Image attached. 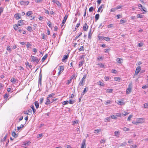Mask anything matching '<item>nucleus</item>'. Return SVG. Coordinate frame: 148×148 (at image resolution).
Wrapping results in <instances>:
<instances>
[{"mask_svg":"<svg viewBox=\"0 0 148 148\" xmlns=\"http://www.w3.org/2000/svg\"><path fill=\"white\" fill-rule=\"evenodd\" d=\"M144 108H148V103L144 104Z\"/></svg>","mask_w":148,"mask_h":148,"instance_id":"42","label":"nucleus"},{"mask_svg":"<svg viewBox=\"0 0 148 148\" xmlns=\"http://www.w3.org/2000/svg\"><path fill=\"white\" fill-rule=\"evenodd\" d=\"M113 89H108L106 90V92L108 93L112 92Z\"/></svg>","mask_w":148,"mask_h":148,"instance_id":"24","label":"nucleus"},{"mask_svg":"<svg viewBox=\"0 0 148 148\" xmlns=\"http://www.w3.org/2000/svg\"><path fill=\"white\" fill-rule=\"evenodd\" d=\"M29 3V2L28 1H21L20 2V4L22 5H27Z\"/></svg>","mask_w":148,"mask_h":148,"instance_id":"4","label":"nucleus"},{"mask_svg":"<svg viewBox=\"0 0 148 148\" xmlns=\"http://www.w3.org/2000/svg\"><path fill=\"white\" fill-rule=\"evenodd\" d=\"M23 20H19L18 21V25L19 26H21L24 24Z\"/></svg>","mask_w":148,"mask_h":148,"instance_id":"8","label":"nucleus"},{"mask_svg":"<svg viewBox=\"0 0 148 148\" xmlns=\"http://www.w3.org/2000/svg\"><path fill=\"white\" fill-rule=\"evenodd\" d=\"M69 57V56L68 55H65L64 56L62 59V61L64 62L65 60H66L68 59Z\"/></svg>","mask_w":148,"mask_h":148,"instance_id":"15","label":"nucleus"},{"mask_svg":"<svg viewBox=\"0 0 148 148\" xmlns=\"http://www.w3.org/2000/svg\"><path fill=\"white\" fill-rule=\"evenodd\" d=\"M69 103V102L68 101H64L62 103V104L63 105H65L68 104Z\"/></svg>","mask_w":148,"mask_h":148,"instance_id":"44","label":"nucleus"},{"mask_svg":"<svg viewBox=\"0 0 148 148\" xmlns=\"http://www.w3.org/2000/svg\"><path fill=\"white\" fill-rule=\"evenodd\" d=\"M98 84L101 86H103L104 84L101 81H99L97 82Z\"/></svg>","mask_w":148,"mask_h":148,"instance_id":"28","label":"nucleus"},{"mask_svg":"<svg viewBox=\"0 0 148 148\" xmlns=\"http://www.w3.org/2000/svg\"><path fill=\"white\" fill-rule=\"evenodd\" d=\"M88 88L87 87L85 88L84 90L83 91L82 93L81 94L82 96L86 92H87L88 90Z\"/></svg>","mask_w":148,"mask_h":148,"instance_id":"11","label":"nucleus"},{"mask_svg":"<svg viewBox=\"0 0 148 148\" xmlns=\"http://www.w3.org/2000/svg\"><path fill=\"white\" fill-rule=\"evenodd\" d=\"M110 118L112 119H117V117L115 116L114 115H112L110 116Z\"/></svg>","mask_w":148,"mask_h":148,"instance_id":"45","label":"nucleus"},{"mask_svg":"<svg viewBox=\"0 0 148 148\" xmlns=\"http://www.w3.org/2000/svg\"><path fill=\"white\" fill-rule=\"evenodd\" d=\"M47 54H46L45 56H44L42 59V62H44L45 60V59L47 58Z\"/></svg>","mask_w":148,"mask_h":148,"instance_id":"23","label":"nucleus"},{"mask_svg":"<svg viewBox=\"0 0 148 148\" xmlns=\"http://www.w3.org/2000/svg\"><path fill=\"white\" fill-rule=\"evenodd\" d=\"M54 95L55 94L52 93L49 95L47 97L49 99H51L54 96Z\"/></svg>","mask_w":148,"mask_h":148,"instance_id":"20","label":"nucleus"},{"mask_svg":"<svg viewBox=\"0 0 148 148\" xmlns=\"http://www.w3.org/2000/svg\"><path fill=\"white\" fill-rule=\"evenodd\" d=\"M144 121V119L143 118H138L136 121V122H135L134 123V124H136V123H143Z\"/></svg>","mask_w":148,"mask_h":148,"instance_id":"3","label":"nucleus"},{"mask_svg":"<svg viewBox=\"0 0 148 148\" xmlns=\"http://www.w3.org/2000/svg\"><path fill=\"white\" fill-rule=\"evenodd\" d=\"M83 28L84 31H87L88 30V27L87 24L86 23H85L84 25Z\"/></svg>","mask_w":148,"mask_h":148,"instance_id":"10","label":"nucleus"},{"mask_svg":"<svg viewBox=\"0 0 148 148\" xmlns=\"http://www.w3.org/2000/svg\"><path fill=\"white\" fill-rule=\"evenodd\" d=\"M41 70H40V73L39 74V80H38V82L40 84V85L41 84V80H42V75L41 73Z\"/></svg>","mask_w":148,"mask_h":148,"instance_id":"6","label":"nucleus"},{"mask_svg":"<svg viewBox=\"0 0 148 148\" xmlns=\"http://www.w3.org/2000/svg\"><path fill=\"white\" fill-rule=\"evenodd\" d=\"M91 30H90L89 32L88 33V37L89 39H91V38L92 33H91Z\"/></svg>","mask_w":148,"mask_h":148,"instance_id":"21","label":"nucleus"},{"mask_svg":"<svg viewBox=\"0 0 148 148\" xmlns=\"http://www.w3.org/2000/svg\"><path fill=\"white\" fill-rule=\"evenodd\" d=\"M82 34V33L81 32H80L79 34V35L78 36H77L75 37V40H77L78 38H79L80 36H81Z\"/></svg>","mask_w":148,"mask_h":148,"instance_id":"39","label":"nucleus"},{"mask_svg":"<svg viewBox=\"0 0 148 148\" xmlns=\"http://www.w3.org/2000/svg\"><path fill=\"white\" fill-rule=\"evenodd\" d=\"M80 25V22H79V23L77 24L75 27V29H76L77 28L79 27V26Z\"/></svg>","mask_w":148,"mask_h":148,"instance_id":"51","label":"nucleus"},{"mask_svg":"<svg viewBox=\"0 0 148 148\" xmlns=\"http://www.w3.org/2000/svg\"><path fill=\"white\" fill-rule=\"evenodd\" d=\"M103 5H101L100 7H99L98 9V10H97V12H99L100 11V10H101V9L102 8V6H103Z\"/></svg>","mask_w":148,"mask_h":148,"instance_id":"52","label":"nucleus"},{"mask_svg":"<svg viewBox=\"0 0 148 148\" xmlns=\"http://www.w3.org/2000/svg\"><path fill=\"white\" fill-rule=\"evenodd\" d=\"M99 14H96L95 16V20L97 21L99 19Z\"/></svg>","mask_w":148,"mask_h":148,"instance_id":"27","label":"nucleus"},{"mask_svg":"<svg viewBox=\"0 0 148 148\" xmlns=\"http://www.w3.org/2000/svg\"><path fill=\"white\" fill-rule=\"evenodd\" d=\"M78 123V121L77 120L76 121H74L72 122V125H74L76 123Z\"/></svg>","mask_w":148,"mask_h":148,"instance_id":"53","label":"nucleus"},{"mask_svg":"<svg viewBox=\"0 0 148 148\" xmlns=\"http://www.w3.org/2000/svg\"><path fill=\"white\" fill-rule=\"evenodd\" d=\"M84 61H81L79 62V67H80L81 66H82L83 64Z\"/></svg>","mask_w":148,"mask_h":148,"instance_id":"34","label":"nucleus"},{"mask_svg":"<svg viewBox=\"0 0 148 148\" xmlns=\"http://www.w3.org/2000/svg\"><path fill=\"white\" fill-rule=\"evenodd\" d=\"M93 9V8L92 7H90L89 9V12H92Z\"/></svg>","mask_w":148,"mask_h":148,"instance_id":"56","label":"nucleus"},{"mask_svg":"<svg viewBox=\"0 0 148 148\" xmlns=\"http://www.w3.org/2000/svg\"><path fill=\"white\" fill-rule=\"evenodd\" d=\"M128 114V113L126 112L125 111L124 112V114H123V116H125L126 115H127Z\"/></svg>","mask_w":148,"mask_h":148,"instance_id":"60","label":"nucleus"},{"mask_svg":"<svg viewBox=\"0 0 148 148\" xmlns=\"http://www.w3.org/2000/svg\"><path fill=\"white\" fill-rule=\"evenodd\" d=\"M126 145V143L125 142H123V143H121L119 146H125Z\"/></svg>","mask_w":148,"mask_h":148,"instance_id":"29","label":"nucleus"},{"mask_svg":"<svg viewBox=\"0 0 148 148\" xmlns=\"http://www.w3.org/2000/svg\"><path fill=\"white\" fill-rule=\"evenodd\" d=\"M119 132L118 131H115L114 132V134L115 136H117L119 135Z\"/></svg>","mask_w":148,"mask_h":148,"instance_id":"37","label":"nucleus"},{"mask_svg":"<svg viewBox=\"0 0 148 148\" xmlns=\"http://www.w3.org/2000/svg\"><path fill=\"white\" fill-rule=\"evenodd\" d=\"M143 15H141L139 14H138L137 15L136 17L137 18H143Z\"/></svg>","mask_w":148,"mask_h":148,"instance_id":"32","label":"nucleus"},{"mask_svg":"<svg viewBox=\"0 0 148 148\" xmlns=\"http://www.w3.org/2000/svg\"><path fill=\"white\" fill-rule=\"evenodd\" d=\"M86 75H84L83 78H82V79H81V80H82V81H84L85 82V78H86Z\"/></svg>","mask_w":148,"mask_h":148,"instance_id":"46","label":"nucleus"},{"mask_svg":"<svg viewBox=\"0 0 148 148\" xmlns=\"http://www.w3.org/2000/svg\"><path fill=\"white\" fill-rule=\"evenodd\" d=\"M27 29L29 32H31L32 31V28L29 26H28L27 28Z\"/></svg>","mask_w":148,"mask_h":148,"instance_id":"30","label":"nucleus"},{"mask_svg":"<svg viewBox=\"0 0 148 148\" xmlns=\"http://www.w3.org/2000/svg\"><path fill=\"white\" fill-rule=\"evenodd\" d=\"M121 60H122V59L118 58L116 59V61H117V63L121 64L122 63Z\"/></svg>","mask_w":148,"mask_h":148,"instance_id":"17","label":"nucleus"},{"mask_svg":"<svg viewBox=\"0 0 148 148\" xmlns=\"http://www.w3.org/2000/svg\"><path fill=\"white\" fill-rule=\"evenodd\" d=\"M103 39L106 41H109L110 40V38L108 37H104Z\"/></svg>","mask_w":148,"mask_h":148,"instance_id":"35","label":"nucleus"},{"mask_svg":"<svg viewBox=\"0 0 148 148\" xmlns=\"http://www.w3.org/2000/svg\"><path fill=\"white\" fill-rule=\"evenodd\" d=\"M114 79L116 81H118V82H120L121 79L120 77H115L114 78Z\"/></svg>","mask_w":148,"mask_h":148,"instance_id":"22","label":"nucleus"},{"mask_svg":"<svg viewBox=\"0 0 148 148\" xmlns=\"http://www.w3.org/2000/svg\"><path fill=\"white\" fill-rule=\"evenodd\" d=\"M12 135L14 138H16L18 137V134H16L14 131H13L12 133Z\"/></svg>","mask_w":148,"mask_h":148,"instance_id":"12","label":"nucleus"},{"mask_svg":"<svg viewBox=\"0 0 148 148\" xmlns=\"http://www.w3.org/2000/svg\"><path fill=\"white\" fill-rule=\"evenodd\" d=\"M113 24H110L108 25V27L109 28H111L113 27Z\"/></svg>","mask_w":148,"mask_h":148,"instance_id":"62","label":"nucleus"},{"mask_svg":"<svg viewBox=\"0 0 148 148\" xmlns=\"http://www.w3.org/2000/svg\"><path fill=\"white\" fill-rule=\"evenodd\" d=\"M34 105L36 109H38L39 106V103L38 101H36L34 102Z\"/></svg>","mask_w":148,"mask_h":148,"instance_id":"18","label":"nucleus"},{"mask_svg":"<svg viewBox=\"0 0 148 148\" xmlns=\"http://www.w3.org/2000/svg\"><path fill=\"white\" fill-rule=\"evenodd\" d=\"M14 28L15 30H17L18 29V26L16 25H15L14 27Z\"/></svg>","mask_w":148,"mask_h":148,"instance_id":"55","label":"nucleus"},{"mask_svg":"<svg viewBox=\"0 0 148 148\" xmlns=\"http://www.w3.org/2000/svg\"><path fill=\"white\" fill-rule=\"evenodd\" d=\"M111 103V101L110 100H108L106 101L105 104L107 105L108 104H110Z\"/></svg>","mask_w":148,"mask_h":148,"instance_id":"38","label":"nucleus"},{"mask_svg":"<svg viewBox=\"0 0 148 148\" xmlns=\"http://www.w3.org/2000/svg\"><path fill=\"white\" fill-rule=\"evenodd\" d=\"M10 81L12 82H16V80L14 78H12L11 79Z\"/></svg>","mask_w":148,"mask_h":148,"instance_id":"41","label":"nucleus"},{"mask_svg":"<svg viewBox=\"0 0 148 148\" xmlns=\"http://www.w3.org/2000/svg\"><path fill=\"white\" fill-rule=\"evenodd\" d=\"M9 95L7 94H5L4 96V99H7Z\"/></svg>","mask_w":148,"mask_h":148,"instance_id":"59","label":"nucleus"},{"mask_svg":"<svg viewBox=\"0 0 148 148\" xmlns=\"http://www.w3.org/2000/svg\"><path fill=\"white\" fill-rule=\"evenodd\" d=\"M133 141L131 139H130L128 141V143H133Z\"/></svg>","mask_w":148,"mask_h":148,"instance_id":"63","label":"nucleus"},{"mask_svg":"<svg viewBox=\"0 0 148 148\" xmlns=\"http://www.w3.org/2000/svg\"><path fill=\"white\" fill-rule=\"evenodd\" d=\"M85 142L86 140L84 139L82 144L81 148H86Z\"/></svg>","mask_w":148,"mask_h":148,"instance_id":"9","label":"nucleus"},{"mask_svg":"<svg viewBox=\"0 0 148 148\" xmlns=\"http://www.w3.org/2000/svg\"><path fill=\"white\" fill-rule=\"evenodd\" d=\"M138 6L139 8V9L142 11V9H143V6L141 4H139L138 5Z\"/></svg>","mask_w":148,"mask_h":148,"instance_id":"49","label":"nucleus"},{"mask_svg":"<svg viewBox=\"0 0 148 148\" xmlns=\"http://www.w3.org/2000/svg\"><path fill=\"white\" fill-rule=\"evenodd\" d=\"M79 51H84V46H82L80 47L79 49Z\"/></svg>","mask_w":148,"mask_h":148,"instance_id":"33","label":"nucleus"},{"mask_svg":"<svg viewBox=\"0 0 148 148\" xmlns=\"http://www.w3.org/2000/svg\"><path fill=\"white\" fill-rule=\"evenodd\" d=\"M118 103L120 105H122L124 104L123 102L121 101H118Z\"/></svg>","mask_w":148,"mask_h":148,"instance_id":"40","label":"nucleus"},{"mask_svg":"<svg viewBox=\"0 0 148 148\" xmlns=\"http://www.w3.org/2000/svg\"><path fill=\"white\" fill-rule=\"evenodd\" d=\"M84 82L85 81L81 80L79 83V86H83L84 84Z\"/></svg>","mask_w":148,"mask_h":148,"instance_id":"31","label":"nucleus"},{"mask_svg":"<svg viewBox=\"0 0 148 148\" xmlns=\"http://www.w3.org/2000/svg\"><path fill=\"white\" fill-rule=\"evenodd\" d=\"M132 115H130L129 116V117L128 118V119H127V120L128 121H130V119H131L132 117Z\"/></svg>","mask_w":148,"mask_h":148,"instance_id":"54","label":"nucleus"},{"mask_svg":"<svg viewBox=\"0 0 148 148\" xmlns=\"http://www.w3.org/2000/svg\"><path fill=\"white\" fill-rule=\"evenodd\" d=\"M31 61L34 62H36L37 64L39 61L38 59L34 56H31Z\"/></svg>","mask_w":148,"mask_h":148,"instance_id":"2","label":"nucleus"},{"mask_svg":"<svg viewBox=\"0 0 148 148\" xmlns=\"http://www.w3.org/2000/svg\"><path fill=\"white\" fill-rule=\"evenodd\" d=\"M125 22V21L124 20H121L120 21V23L121 24H122V23H124Z\"/></svg>","mask_w":148,"mask_h":148,"instance_id":"64","label":"nucleus"},{"mask_svg":"<svg viewBox=\"0 0 148 148\" xmlns=\"http://www.w3.org/2000/svg\"><path fill=\"white\" fill-rule=\"evenodd\" d=\"M33 14L32 12V11H29L27 13H26V15L27 16H30L31 17H32V16H30V15L32 14Z\"/></svg>","mask_w":148,"mask_h":148,"instance_id":"14","label":"nucleus"},{"mask_svg":"<svg viewBox=\"0 0 148 148\" xmlns=\"http://www.w3.org/2000/svg\"><path fill=\"white\" fill-rule=\"evenodd\" d=\"M7 50L9 51L10 52L11 51V49H10V46H7Z\"/></svg>","mask_w":148,"mask_h":148,"instance_id":"47","label":"nucleus"},{"mask_svg":"<svg viewBox=\"0 0 148 148\" xmlns=\"http://www.w3.org/2000/svg\"><path fill=\"white\" fill-rule=\"evenodd\" d=\"M99 131H100V130H95L94 131V133L95 134H97L99 132Z\"/></svg>","mask_w":148,"mask_h":148,"instance_id":"57","label":"nucleus"},{"mask_svg":"<svg viewBox=\"0 0 148 148\" xmlns=\"http://www.w3.org/2000/svg\"><path fill=\"white\" fill-rule=\"evenodd\" d=\"M32 112V110L31 109H29L26 112H24V113L25 114H27V115H30V114H29V112Z\"/></svg>","mask_w":148,"mask_h":148,"instance_id":"19","label":"nucleus"},{"mask_svg":"<svg viewBox=\"0 0 148 148\" xmlns=\"http://www.w3.org/2000/svg\"><path fill=\"white\" fill-rule=\"evenodd\" d=\"M123 130L124 131H129L130 130L129 128L126 127H124L123 128Z\"/></svg>","mask_w":148,"mask_h":148,"instance_id":"48","label":"nucleus"},{"mask_svg":"<svg viewBox=\"0 0 148 148\" xmlns=\"http://www.w3.org/2000/svg\"><path fill=\"white\" fill-rule=\"evenodd\" d=\"M44 100V98H41L40 99L39 101V103L40 104H42V103L43 102Z\"/></svg>","mask_w":148,"mask_h":148,"instance_id":"36","label":"nucleus"},{"mask_svg":"<svg viewBox=\"0 0 148 148\" xmlns=\"http://www.w3.org/2000/svg\"><path fill=\"white\" fill-rule=\"evenodd\" d=\"M58 70L61 73L64 70V66H60L59 67Z\"/></svg>","mask_w":148,"mask_h":148,"instance_id":"13","label":"nucleus"},{"mask_svg":"<svg viewBox=\"0 0 148 148\" xmlns=\"http://www.w3.org/2000/svg\"><path fill=\"white\" fill-rule=\"evenodd\" d=\"M56 4L57 5L59 6V7H61V5H62V4L61 3H60V2L59 1H56Z\"/></svg>","mask_w":148,"mask_h":148,"instance_id":"26","label":"nucleus"},{"mask_svg":"<svg viewBox=\"0 0 148 148\" xmlns=\"http://www.w3.org/2000/svg\"><path fill=\"white\" fill-rule=\"evenodd\" d=\"M137 146L136 145H132L130 146V148H136Z\"/></svg>","mask_w":148,"mask_h":148,"instance_id":"50","label":"nucleus"},{"mask_svg":"<svg viewBox=\"0 0 148 148\" xmlns=\"http://www.w3.org/2000/svg\"><path fill=\"white\" fill-rule=\"evenodd\" d=\"M71 80L72 79H71L70 80H67L66 84H67L68 85L70 83H71Z\"/></svg>","mask_w":148,"mask_h":148,"instance_id":"58","label":"nucleus"},{"mask_svg":"<svg viewBox=\"0 0 148 148\" xmlns=\"http://www.w3.org/2000/svg\"><path fill=\"white\" fill-rule=\"evenodd\" d=\"M51 103V101L50 99L47 97V101L45 103V104L46 105H48V104H49L50 103Z\"/></svg>","mask_w":148,"mask_h":148,"instance_id":"16","label":"nucleus"},{"mask_svg":"<svg viewBox=\"0 0 148 148\" xmlns=\"http://www.w3.org/2000/svg\"><path fill=\"white\" fill-rule=\"evenodd\" d=\"M32 45L28 42L27 43V44L26 45V46L27 48H29Z\"/></svg>","mask_w":148,"mask_h":148,"instance_id":"43","label":"nucleus"},{"mask_svg":"<svg viewBox=\"0 0 148 148\" xmlns=\"http://www.w3.org/2000/svg\"><path fill=\"white\" fill-rule=\"evenodd\" d=\"M14 17L16 20H18L21 18V16L19 13H17L14 15Z\"/></svg>","mask_w":148,"mask_h":148,"instance_id":"7","label":"nucleus"},{"mask_svg":"<svg viewBox=\"0 0 148 148\" xmlns=\"http://www.w3.org/2000/svg\"><path fill=\"white\" fill-rule=\"evenodd\" d=\"M98 65L100 67H101V68H103V67L104 66V65H103L102 64V63H101V64H98Z\"/></svg>","mask_w":148,"mask_h":148,"instance_id":"61","label":"nucleus"},{"mask_svg":"<svg viewBox=\"0 0 148 148\" xmlns=\"http://www.w3.org/2000/svg\"><path fill=\"white\" fill-rule=\"evenodd\" d=\"M132 87V84L131 82L129 84L128 88L127 89L126 91V93L127 94H129L131 92Z\"/></svg>","mask_w":148,"mask_h":148,"instance_id":"1","label":"nucleus"},{"mask_svg":"<svg viewBox=\"0 0 148 148\" xmlns=\"http://www.w3.org/2000/svg\"><path fill=\"white\" fill-rule=\"evenodd\" d=\"M140 70L141 67L140 66H139L137 67L135 71V75H138L139 72L140 71Z\"/></svg>","mask_w":148,"mask_h":148,"instance_id":"5","label":"nucleus"},{"mask_svg":"<svg viewBox=\"0 0 148 148\" xmlns=\"http://www.w3.org/2000/svg\"><path fill=\"white\" fill-rule=\"evenodd\" d=\"M26 65L27 66H28L29 68H32V65L31 64H30L28 62H27L25 63Z\"/></svg>","mask_w":148,"mask_h":148,"instance_id":"25","label":"nucleus"}]
</instances>
